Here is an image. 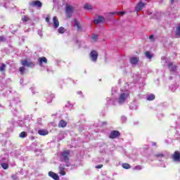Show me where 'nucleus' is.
I'll return each instance as SVG.
<instances>
[{
  "label": "nucleus",
  "instance_id": "ddd939ff",
  "mask_svg": "<svg viewBox=\"0 0 180 180\" xmlns=\"http://www.w3.org/2000/svg\"><path fill=\"white\" fill-rule=\"evenodd\" d=\"M53 27H55V29H57V27H58V26H60V22L58 21V18H57V17L54 16L53 18Z\"/></svg>",
  "mask_w": 180,
  "mask_h": 180
},
{
  "label": "nucleus",
  "instance_id": "c756f323",
  "mask_svg": "<svg viewBox=\"0 0 180 180\" xmlns=\"http://www.w3.org/2000/svg\"><path fill=\"white\" fill-rule=\"evenodd\" d=\"M155 157H156L157 158H162V157H165L163 153H158L155 155Z\"/></svg>",
  "mask_w": 180,
  "mask_h": 180
},
{
  "label": "nucleus",
  "instance_id": "f704fd0d",
  "mask_svg": "<svg viewBox=\"0 0 180 180\" xmlns=\"http://www.w3.org/2000/svg\"><path fill=\"white\" fill-rule=\"evenodd\" d=\"M0 40H1V41H5V40H6L5 37L0 36Z\"/></svg>",
  "mask_w": 180,
  "mask_h": 180
},
{
  "label": "nucleus",
  "instance_id": "412c9836",
  "mask_svg": "<svg viewBox=\"0 0 180 180\" xmlns=\"http://www.w3.org/2000/svg\"><path fill=\"white\" fill-rule=\"evenodd\" d=\"M1 165L3 169H8L9 168V165L6 162H3L1 164Z\"/></svg>",
  "mask_w": 180,
  "mask_h": 180
},
{
  "label": "nucleus",
  "instance_id": "a19ab883",
  "mask_svg": "<svg viewBox=\"0 0 180 180\" xmlns=\"http://www.w3.org/2000/svg\"><path fill=\"white\" fill-rule=\"evenodd\" d=\"M61 174H62V175H65V172H63Z\"/></svg>",
  "mask_w": 180,
  "mask_h": 180
},
{
  "label": "nucleus",
  "instance_id": "f8f14e48",
  "mask_svg": "<svg viewBox=\"0 0 180 180\" xmlns=\"http://www.w3.org/2000/svg\"><path fill=\"white\" fill-rule=\"evenodd\" d=\"M49 176L51 178H53L54 180H60V176H58V174L53 172H49Z\"/></svg>",
  "mask_w": 180,
  "mask_h": 180
},
{
  "label": "nucleus",
  "instance_id": "58836bf2",
  "mask_svg": "<svg viewBox=\"0 0 180 180\" xmlns=\"http://www.w3.org/2000/svg\"><path fill=\"white\" fill-rule=\"evenodd\" d=\"M153 146H157V143L154 142V143H153Z\"/></svg>",
  "mask_w": 180,
  "mask_h": 180
},
{
  "label": "nucleus",
  "instance_id": "2f4dec72",
  "mask_svg": "<svg viewBox=\"0 0 180 180\" xmlns=\"http://www.w3.org/2000/svg\"><path fill=\"white\" fill-rule=\"evenodd\" d=\"M103 165H98L97 166H96V168L97 169H101V168H103Z\"/></svg>",
  "mask_w": 180,
  "mask_h": 180
},
{
  "label": "nucleus",
  "instance_id": "f03ea898",
  "mask_svg": "<svg viewBox=\"0 0 180 180\" xmlns=\"http://www.w3.org/2000/svg\"><path fill=\"white\" fill-rule=\"evenodd\" d=\"M21 64L23 67H28L29 68H33L34 67V63L32 62L30 59L22 60Z\"/></svg>",
  "mask_w": 180,
  "mask_h": 180
},
{
  "label": "nucleus",
  "instance_id": "72a5a7b5",
  "mask_svg": "<svg viewBox=\"0 0 180 180\" xmlns=\"http://www.w3.org/2000/svg\"><path fill=\"white\" fill-rule=\"evenodd\" d=\"M11 178H12V179L16 180V179H18V176L16 174H13V175H12Z\"/></svg>",
  "mask_w": 180,
  "mask_h": 180
},
{
  "label": "nucleus",
  "instance_id": "0eeeda50",
  "mask_svg": "<svg viewBox=\"0 0 180 180\" xmlns=\"http://www.w3.org/2000/svg\"><path fill=\"white\" fill-rule=\"evenodd\" d=\"M98 51L95 50L91 51L90 53V57L92 61H96V60H98Z\"/></svg>",
  "mask_w": 180,
  "mask_h": 180
},
{
  "label": "nucleus",
  "instance_id": "20e7f679",
  "mask_svg": "<svg viewBox=\"0 0 180 180\" xmlns=\"http://www.w3.org/2000/svg\"><path fill=\"white\" fill-rule=\"evenodd\" d=\"M172 158L175 162H180V152L176 150L172 155Z\"/></svg>",
  "mask_w": 180,
  "mask_h": 180
},
{
  "label": "nucleus",
  "instance_id": "7c9ffc66",
  "mask_svg": "<svg viewBox=\"0 0 180 180\" xmlns=\"http://www.w3.org/2000/svg\"><path fill=\"white\" fill-rule=\"evenodd\" d=\"M117 15H126V11H118Z\"/></svg>",
  "mask_w": 180,
  "mask_h": 180
},
{
  "label": "nucleus",
  "instance_id": "5701e85b",
  "mask_svg": "<svg viewBox=\"0 0 180 180\" xmlns=\"http://www.w3.org/2000/svg\"><path fill=\"white\" fill-rule=\"evenodd\" d=\"M19 137H20V139H25V137H27V134L25 131H22L19 134Z\"/></svg>",
  "mask_w": 180,
  "mask_h": 180
},
{
  "label": "nucleus",
  "instance_id": "b1692460",
  "mask_svg": "<svg viewBox=\"0 0 180 180\" xmlns=\"http://www.w3.org/2000/svg\"><path fill=\"white\" fill-rule=\"evenodd\" d=\"M5 70H6V65H5V63H2L1 66L0 67L1 72H4Z\"/></svg>",
  "mask_w": 180,
  "mask_h": 180
},
{
  "label": "nucleus",
  "instance_id": "a211bd4d",
  "mask_svg": "<svg viewBox=\"0 0 180 180\" xmlns=\"http://www.w3.org/2000/svg\"><path fill=\"white\" fill-rule=\"evenodd\" d=\"M58 127H67V122H65L64 120H60L58 123Z\"/></svg>",
  "mask_w": 180,
  "mask_h": 180
},
{
  "label": "nucleus",
  "instance_id": "4468645a",
  "mask_svg": "<svg viewBox=\"0 0 180 180\" xmlns=\"http://www.w3.org/2000/svg\"><path fill=\"white\" fill-rule=\"evenodd\" d=\"M43 63L47 64V58L44 56L39 58V64L41 67L43 65Z\"/></svg>",
  "mask_w": 180,
  "mask_h": 180
},
{
  "label": "nucleus",
  "instance_id": "39448f33",
  "mask_svg": "<svg viewBox=\"0 0 180 180\" xmlns=\"http://www.w3.org/2000/svg\"><path fill=\"white\" fill-rule=\"evenodd\" d=\"M30 6L37 7V8H41L43 6V3L39 0H35L32 2L30 3Z\"/></svg>",
  "mask_w": 180,
  "mask_h": 180
},
{
  "label": "nucleus",
  "instance_id": "7ed1b4c3",
  "mask_svg": "<svg viewBox=\"0 0 180 180\" xmlns=\"http://www.w3.org/2000/svg\"><path fill=\"white\" fill-rule=\"evenodd\" d=\"M70 154H71V152L68 150H65L60 153L61 158H63V161H65V162H68V161H69Z\"/></svg>",
  "mask_w": 180,
  "mask_h": 180
},
{
  "label": "nucleus",
  "instance_id": "f257e3e1",
  "mask_svg": "<svg viewBox=\"0 0 180 180\" xmlns=\"http://www.w3.org/2000/svg\"><path fill=\"white\" fill-rule=\"evenodd\" d=\"M65 13L68 19H71V18H72V13H74V7H72V6L67 4L65 8Z\"/></svg>",
  "mask_w": 180,
  "mask_h": 180
},
{
  "label": "nucleus",
  "instance_id": "473e14b6",
  "mask_svg": "<svg viewBox=\"0 0 180 180\" xmlns=\"http://www.w3.org/2000/svg\"><path fill=\"white\" fill-rule=\"evenodd\" d=\"M45 20L47 23H50V16L46 17Z\"/></svg>",
  "mask_w": 180,
  "mask_h": 180
},
{
  "label": "nucleus",
  "instance_id": "6e6552de",
  "mask_svg": "<svg viewBox=\"0 0 180 180\" xmlns=\"http://www.w3.org/2000/svg\"><path fill=\"white\" fill-rule=\"evenodd\" d=\"M129 96V94L122 93L120 96L119 103H123Z\"/></svg>",
  "mask_w": 180,
  "mask_h": 180
},
{
  "label": "nucleus",
  "instance_id": "4be33fe9",
  "mask_svg": "<svg viewBox=\"0 0 180 180\" xmlns=\"http://www.w3.org/2000/svg\"><path fill=\"white\" fill-rule=\"evenodd\" d=\"M146 99L147 101H154V99H155V96L154 94H150L147 96Z\"/></svg>",
  "mask_w": 180,
  "mask_h": 180
},
{
  "label": "nucleus",
  "instance_id": "c85d7f7f",
  "mask_svg": "<svg viewBox=\"0 0 180 180\" xmlns=\"http://www.w3.org/2000/svg\"><path fill=\"white\" fill-rule=\"evenodd\" d=\"M22 20L23 22H29V16L23 15V17L22 18Z\"/></svg>",
  "mask_w": 180,
  "mask_h": 180
},
{
  "label": "nucleus",
  "instance_id": "2eb2a0df",
  "mask_svg": "<svg viewBox=\"0 0 180 180\" xmlns=\"http://www.w3.org/2000/svg\"><path fill=\"white\" fill-rule=\"evenodd\" d=\"M73 21L75 22V27H77V30H82V27L80 26L79 22H78V20L75 18Z\"/></svg>",
  "mask_w": 180,
  "mask_h": 180
},
{
  "label": "nucleus",
  "instance_id": "9b49d317",
  "mask_svg": "<svg viewBox=\"0 0 180 180\" xmlns=\"http://www.w3.org/2000/svg\"><path fill=\"white\" fill-rule=\"evenodd\" d=\"M140 61V58L139 57H131L130 58V63L133 65H136Z\"/></svg>",
  "mask_w": 180,
  "mask_h": 180
},
{
  "label": "nucleus",
  "instance_id": "c9c22d12",
  "mask_svg": "<svg viewBox=\"0 0 180 180\" xmlns=\"http://www.w3.org/2000/svg\"><path fill=\"white\" fill-rule=\"evenodd\" d=\"M110 15H117V12H110Z\"/></svg>",
  "mask_w": 180,
  "mask_h": 180
},
{
  "label": "nucleus",
  "instance_id": "4c0bfd02",
  "mask_svg": "<svg viewBox=\"0 0 180 180\" xmlns=\"http://www.w3.org/2000/svg\"><path fill=\"white\" fill-rule=\"evenodd\" d=\"M102 124H108V122H102Z\"/></svg>",
  "mask_w": 180,
  "mask_h": 180
},
{
  "label": "nucleus",
  "instance_id": "bb28decb",
  "mask_svg": "<svg viewBox=\"0 0 180 180\" xmlns=\"http://www.w3.org/2000/svg\"><path fill=\"white\" fill-rule=\"evenodd\" d=\"M91 38H92V40H94V41H95V42L98 41V34H93L91 35Z\"/></svg>",
  "mask_w": 180,
  "mask_h": 180
},
{
  "label": "nucleus",
  "instance_id": "cd10ccee",
  "mask_svg": "<svg viewBox=\"0 0 180 180\" xmlns=\"http://www.w3.org/2000/svg\"><path fill=\"white\" fill-rule=\"evenodd\" d=\"M122 167L124 168V169H130L131 166L128 163H124L122 164Z\"/></svg>",
  "mask_w": 180,
  "mask_h": 180
},
{
  "label": "nucleus",
  "instance_id": "aec40b11",
  "mask_svg": "<svg viewBox=\"0 0 180 180\" xmlns=\"http://www.w3.org/2000/svg\"><path fill=\"white\" fill-rule=\"evenodd\" d=\"M58 33H60V34H63L65 33V28H64L63 27H60L58 29Z\"/></svg>",
  "mask_w": 180,
  "mask_h": 180
},
{
  "label": "nucleus",
  "instance_id": "6ab92c4d",
  "mask_svg": "<svg viewBox=\"0 0 180 180\" xmlns=\"http://www.w3.org/2000/svg\"><path fill=\"white\" fill-rule=\"evenodd\" d=\"M84 9H86L87 11H92L94 9V6L91 4H86L84 6Z\"/></svg>",
  "mask_w": 180,
  "mask_h": 180
},
{
  "label": "nucleus",
  "instance_id": "ea45409f",
  "mask_svg": "<svg viewBox=\"0 0 180 180\" xmlns=\"http://www.w3.org/2000/svg\"><path fill=\"white\" fill-rule=\"evenodd\" d=\"M175 0H171L172 4H174Z\"/></svg>",
  "mask_w": 180,
  "mask_h": 180
},
{
  "label": "nucleus",
  "instance_id": "423d86ee",
  "mask_svg": "<svg viewBox=\"0 0 180 180\" xmlns=\"http://www.w3.org/2000/svg\"><path fill=\"white\" fill-rule=\"evenodd\" d=\"M120 136V132L119 131H112L109 135V139H117V137Z\"/></svg>",
  "mask_w": 180,
  "mask_h": 180
},
{
  "label": "nucleus",
  "instance_id": "f3484780",
  "mask_svg": "<svg viewBox=\"0 0 180 180\" xmlns=\"http://www.w3.org/2000/svg\"><path fill=\"white\" fill-rule=\"evenodd\" d=\"M144 3L143 2H139L137 6H136V11H141V9H143L144 8Z\"/></svg>",
  "mask_w": 180,
  "mask_h": 180
},
{
  "label": "nucleus",
  "instance_id": "dca6fc26",
  "mask_svg": "<svg viewBox=\"0 0 180 180\" xmlns=\"http://www.w3.org/2000/svg\"><path fill=\"white\" fill-rule=\"evenodd\" d=\"M38 134H39V136H47V134H49V131L46 129H39L38 131Z\"/></svg>",
  "mask_w": 180,
  "mask_h": 180
},
{
  "label": "nucleus",
  "instance_id": "393cba45",
  "mask_svg": "<svg viewBox=\"0 0 180 180\" xmlns=\"http://www.w3.org/2000/svg\"><path fill=\"white\" fill-rule=\"evenodd\" d=\"M19 71H20L21 75H24L25 71H26V68H25V67L22 66L19 68Z\"/></svg>",
  "mask_w": 180,
  "mask_h": 180
},
{
  "label": "nucleus",
  "instance_id": "a878e982",
  "mask_svg": "<svg viewBox=\"0 0 180 180\" xmlns=\"http://www.w3.org/2000/svg\"><path fill=\"white\" fill-rule=\"evenodd\" d=\"M145 55L147 57V58H149L150 60L153 58V55L149 51H146L145 53Z\"/></svg>",
  "mask_w": 180,
  "mask_h": 180
},
{
  "label": "nucleus",
  "instance_id": "9d476101",
  "mask_svg": "<svg viewBox=\"0 0 180 180\" xmlns=\"http://www.w3.org/2000/svg\"><path fill=\"white\" fill-rule=\"evenodd\" d=\"M99 23H105V18L99 15L98 18L94 20L95 25H99Z\"/></svg>",
  "mask_w": 180,
  "mask_h": 180
},
{
  "label": "nucleus",
  "instance_id": "1a4fd4ad",
  "mask_svg": "<svg viewBox=\"0 0 180 180\" xmlns=\"http://www.w3.org/2000/svg\"><path fill=\"white\" fill-rule=\"evenodd\" d=\"M167 67L171 72H175V71H176V65H174L172 62L169 63Z\"/></svg>",
  "mask_w": 180,
  "mask_h": 180
},
{
  "label": "nucleus",
  "instance_id": "e433bc0d",
  "mask_svg": "<svg viewBox=\"0 0 180 180\" xmlns=\"http://www.w3.org/2000/svg\"><path fill=\"white\" fill-rule=\"evenodd\" d=\"M149 39H154V35H153V34H152V35H150V36H149Z\"/></svg>",
  "mask_w": 180,
  "mask_h": 180
}]
</instances>
